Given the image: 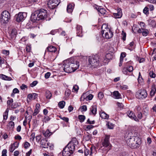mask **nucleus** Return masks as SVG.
I'll list each match as a JSON object with an SVG mask.
<instances>
[{
    "mask_svg": "<svg viewBox=\"0 0 156 156\" xmlns=\"http://www.w3.org/2000/svg\"><path fill=\"white\" fill-rule=\"evenodd\" d=\"M73 5L71 4H69L67 5V11L69 13H71L73 11Z\"/></svg>",
    "mask_w": 156,
    "mask_h": 156,
    "instance_id": "obj_29",
    "label": "nucleus"
},
{
    "mask_svg": "<svg viewBox=\"0 0 156 156\" xmlns=\"http://www.w3.org/2000/svg\"><path fill=\"white\" fill-rule=\"evenodd\" d=\"M9 126H10L12 128H13L14 126V123L12 121L10 122L9 123Z\"/></svg>",
    "mask_w": 156,
    "mask_h": 156,
    "instance_id": "obj_57",
    "label": "nucleus"
},
{
    "mask_svg": "<svg viewBox=\"0 0 156 156\" xmlns=\"http://www.w3.org/2000/svg\"><path fill=\"white\" fill-rule=\"evenodd\" d=\"M94 8L97 9L98 11L99 12V15L100 16H106V11L105 9L102 8L101 6L95 5L94 6Z\"/></svg>",
    "mask_w": 156,
    "mask_h": 156,
    "instance_id": "obj_10",
    "label": "nucleus"
},
{
    "mask_svg": "<svg viewBox=\"0 0 156 156\" xmlns=\"http://www.w3.org/2000/svg\"><path fill=\"white\" fill-rule=\"evenodd\" d=\"M142 117V114L141 112H139L137 115V117L138 119H141Z\"/></svg>",
    "mask_w": 156,
    "mask_h": 156,
    "instance_id": "obj_58",
    "label": "nucleus"
},
{
    "mask_svg": "<svg viewBox=\"0 0 156 156\" xmlns=\"http://www.w3.org/2000/svg\"><path fill=\"white\" fill-rule=\"evenodd\" d=\"M7 152V150L6 149H4L2 151V156H7L6 153Z\"/></svg>",
    "mask_w": 156,
    "mask_h": 156,
    "instance_id": "obj_52",
    "label": "nucleus"
},
{
    "mask_svg": "<svg viewBox=\"0 0 156 156\" xmlns=\"http://www.w3.org/2000/svg\"><path fill=\"white\" fill-rule=\"evenodd\" d=\"M19 143L17 142H15L11 144L9 147V151L10 152H12L19 146Z\"/></svg>",
    "mask_w": 156,
    "mask_h": 156,
    "instance_id": "obj_18",
    "label": "nucleus"
},
{
    "mask_svg": "<svg viewBox=\"0 0 156 156\" xmlns=\"http://www.w3.org/2000/svg\"><path fill=\"white\" fill-rule=\"evenodd\" d=\"M60 2V0H50L48 3V7L50 9H54L59 4Z\"/></svg>",
    "mask_w": 156,
    "mask_h": 156,
    "instance_id": "obj_6",
    "label": "nucleus"
},
{
    "mask_svg": "<svg viewBox=\"0 0 156 156\" xmlns=\"http://www.w3.org/2000/svg\"><path fill=\"white\" fill-rule=\"evenodd\" d=\"M133 67L131 66H129L128 67H124L122 69V72L124 74H127V71L131 72L133 70Z\"/></svg>",
    "mask_w": 156,
    "mask_h": 156,
    "instance_id": "obj_19",
    "label": "nucleus"
},
{
    "mask_svg": "<svg viewBox=\"0 0 156 156\" xmlns=\"http://www.w3.org/2000/svg\"><path fill=\"white\" fill-rule=\"evenodd\" d=\"M156 91V87L155 85L153 84L152 85L151 87V90L150 92V95L151 96H154Z\"/></svg>",
    "mask_w": 156,
    "mask_h": 156,
    "instance_id": "obj_25",
    "label": "nucleus"
},
{
    "mask_svg": "<svg viewBox=\"0 0 156 156\" xmlns=\"http://www.w3.org/2000/svg\"><path fill=\"white\" fill-rule=\"evenodd\" d=\"M126 56V53L125 52L122 53L120 55V60H121V59H122V60H123V58Z\"/></svg>",
    "mask_w": 156,
    "mask_h": 156,
    "instance_id": "obj_53",
    "label": "nucleus"
},
{
    "mask_svg": "<svg viewBox=\"0 0 156 156\" xmlns=\"http://www.w3.org/2000/svg\"><path fill=\"white\" fill-rule=\"evenodd\" d=\"M17 34V30L16 29H13L12 30L11 32L9 34L10 35L12 38L16 37Z\"/></svg>",
    "mask_w": 156,
    "mask_h": 156,
    "instance_id": "obj_23",
    "label": "nucleus"
},
{
    "mask_svg": "<svg viewBox=\"0 0 156 156\" xmlns=\"http://www.w3.org/2000/svg\"><path fill=\"white\" fill-rule=\"evenodd\" d=\"M113 35V33L111 31L107 32L106 34H105L104 37L106 39H109L111 38Z\"/></svg>",
    "mask_w": 156,
    "mask_h": 156,
    "instance_id": "obj_28",
    "label": "nucleus"
},
{
    "mask_svg": "<svg viewBox=\"0 0 156 156\" xmlns=\"http://www.w3.org/2000/svg\"><path fill=\"white\" fill-rule=\"evenodd\" d=\"M149 24L153 27H154L156 25V23L155 21L151 20H149Z\"/></svg>",
    "mask_w": 156,
    "mask_h": 156,
    "instance_id": "obj_33",
    "label": "nucleus"
},
{
    "mask_svg": "<svg viewBox=\"0 0 156 156\" xmlns=\"http://www.w3.org/2000/svg\"><path fill=\"white\" fill-rule=\"evenodd\" d=\"M131 119H133L136 122H139V119L137 118L135 116V114H134L133 117L131 118Z\"/></svg>",
    "mask_w": 156,
    "mask_h": 156,
    "instance_id": "obj_60",
    "label": "nucleus"
},
{
    "mask_svg": "<svg viewBox=\"0 0 156 156\" xmlns=\"http://www.w3.org/2000/svg\"><path fill=\"white\" fill-rule=\"evenodd\" d=\"M143 12L146 15H148L149 14V8L147 7H145L143 9Z\"/></svg>",
    "mask_w": 156,
    "mask_h": 156,
    "instance_id": "obj_43",
    "label": "nucleus"
},
{
    "mask_svg": "<svg viewBox=\"0 0 156 156\" xmlns=\"http://www.w3.org/2000/svg\"><path fill=\"white\" fill-rule=\"evenodd\" d=\"M70 62H71V66L73 70V72H74L78 68L80 65L79 62L76 61H74L72 58L70 59Z\"/></svg>",
    "mask_w": 156,
    "mask_h": 156,
    "instance_id": "obj_11",
    "label": "nucleus"
},
{
    "mask_svg": "<svg viewBox=\"0 0 156 156\" xmlns=\"http://www.w3.org/2000/svg\"><path fill=\"white\" fill-rule=\"evenodd\" d=\"M100 116L103 119H108L109 118V115L103 111H101L100 113Z\"/></svg>",
    "mask_w": 156,
    "mask_h": 156,
    "instance_id": "obj_22",
    "label": "nucleus"
},
{
    "mask_svg": "<svg viewBox=\"0 0 156 156\" xmlns=\"http://www.w3.org/2000/svg\"><path fill=\"white\" fill-rule=\"evenodd\" d=\"M104 97V94L102 92H99L98 94V97L100 99H102Z\"/></svg>",
    "mask_w": 156,
    "mask_h": 156,
    "instance_id": "obj_44",
    "label": "nucleus"
},
{
    "mask_svg": "<svg viewBox=\"0 0 156 156\" xmlns=\"http://www.w3.org/2000/svg\"><path fill=\"white\" fill-rule=\"evenodd\" d=\"M77 34L79 36H82V27L80 25H77L76 27Z\"/></svg>",
    "mask_w": 156,
    "mask_h": 156,
    "instance_id": "obj_21",
    "label": "nucleus"
},
{
    "mask_svg": "<svg viewBox=\"0 0 156 156\" xmlns=\"http://www.w3.org/2000/svg\"><path fill=\"white\" fill-rule=\"evenodd\" d=\"M37 83V81H34L30 84V86L31 87H33L36 86Z\"/></svg>",
    "mask_w": 156,
    "mask_h": 156,
    "instance_id": "obj_49",
    "label": "nucleus"
},
{
    "mask_svg": "<svg viewBox=\"0 0 156 156\" xmlns=\"http://www.w3.org/2000/svg\"><path fill=\"white\" fill-rule=\"evenodd\" d=\"M5 60L4 58H1L0 56V65H1L2 64H3L4 63Z\"/></svg>",
    "mask_w": 156,
    "mask_h": 156,
    "instance_id": "obj_63",
    "label": "nucleus"
},
{
    "mask_svg": "<svg viewBox=\"0 0 156 156\" xmlns=\"http://www.w3.org/2000/svg\"><path fill=\"white\" fill-rule=\"evenodd\" d=\"M19 92V90L16 88H14L12 91V93L11 94V96L12 97L14 96V94L18 93Z\"/></svg>",
    "mask_w": 156,
    "mask_h": 156,
    "instance_id": "obj_41",
    "label": "nucleus"
},
{
    "mask_svg": "<svg viewBox=\"0 0 156 156\" xmlns=\"http://www.w3.org/2000/svg\"><path fill=\"white\" fill-rule=\"evenodd\" d=\"M39 109H35L34 112L33 113V115L34 116L36 115L39 112Z\"/></svg>",
    "mask_w": 156,
    "mask_h": 156,
    "instance_id": "obj_51",
    "label": "nucleus"
},
{
    "mask_svg": "<svg viewBox=\"0 0 156 156\" xmlns=\"http://www.w3.org/2000/svg\"><path fill=\"white\" fill-rule=\"evenodd\" d=\"M52 134V133L50 132L48 129H47L44 133L45 137H48L50 136Z\"/></svg>",
    "mask_w": 156,
    "mask_h": 156,
    "instance_id": "obj_36",
    "label": "nucleus"
},
{
    "mask_svg": "<svg viewBox=\"0 0 156 156\" xmlns=\"http://www.w3.org/2000/svg\"><path fill=\"white\" fill-rule=\"evenodd\" d=\"M45 96L47 99H50L52 96V94L49 91L47 90L46 91Z\"/></svg>",
    "mask_w": 156,
    "mask_h": 156,
    "instance_id": "obj_31",
    "label": "nucleus"
},
{
    "mask_svg": "<svg viewBox=\"0 0 156 156\" xmlns=\"http://www.w3.org/2000/svg\"><path fill=\"white\" fill-rule=\"evenodd\" d=\"M47 48L48 51L52 52H55L57 50L55 47L53 46H48Z\"/></svg>",
    "mask_w": 156,
    "mask_h": 156,
    "instance_id": "obj_24",
    "label": "nucleus"
},
{
    "mask_svg": "<svg viewBox=\"0 0 156 156\" xmlns=\"http://www.w3.org/2000/svg\"><path fill=\"white\" fill-rule=\"evenodd\" d=\"M108 127L109 129H112L114 127V125L110 122H108L107 124Z\"/></svg>",
    "mask_w": 156,
    "mask_h": 156,
    "instance_id": "obj_42",
    "label": "nucleus"
},
{
    "mask_svg": "<svg viewBox=\"0 0 156 156\" xmlns=\"http://www.w3.org/2000/svg\"><path fill=\"white\" fill-rule=\"evenodd\" d=\"M122 37V39L123 41H125L126 40V33L124 30H122L121 33Z\"/></svg>",
    "mask_w": 156,
    "mask_h": 156,
    "instance_id": "obj_38",
    "label": "nucleus"
},
{
    "mask_svg": "<svg viewBox=\"0 0 156 156\" xmlns=\"http://www.w3.org/2000/svg\"><path fill=\"white\" fill-rule=\"evenodd\" d=\"M92 152L91 151V148H90V150L87 149H85L84 150V154L85 155L87 156L88 154L91 155L92 154Z\"/></svg>",
    "mask_w": 156,
    "mask_h": 156,
    "instance_id": "obj_32",
    "label": "nucleus"
},
{
    "mask_svg": "<svg viewBox=\"0 0 156 156\" xmlns=\"http://www.w3.org/2000/svg\"><path fill=\"white\" fill-rule=\"evenodd\" d=\"M38 15L37 12H36L32 13L31 16V21L33 22H35L37 21H39L40 20L39 19Z\"/></svg>",
    "mask_w": 156,
    "mask_h": 156,
    "instance_id": "obj_15",
    "label": "nucleus"
},
{
    "mask_svg": "<svg viewBox=\"0 0 156 156\" xmlns=\"http://www.w3.org/2000/svg\"><path fill=\"white\" fill-rule=\"evenodd\" d=\"M147 91L145 90H140L136 92V98L141 99L146 98L147 97Z\"/></svg>",
    "mask_w": 156,
    "mask_h": 156,
    "instance_id": "obj_7",
    "label": "nucleus"
},
{
    "mask_svg": "<svg viewBox=\"0 0 156 156\" xmlns=\"http://www.w3.org/2000/svg\"><path fill=\"white\" fill-rule=\"evenodd\" d=\"M51 75V73L49 72H47L44 75L45 78L46 79H48Z\"/></svg>",
    "mask_w": 156,
    "mask_h": 156,
    "instance_id": "obj_55",
    "label": "nucleus"
},
{
    "mask_svg": "<svg viewBox=\"0 0 156 156\" xmlns=\"http://www.w3.org/2000/svg\"><path fill=\"white\" fill-rule=\"evenodd\" d=\"M8 112L9 110L8 108H7L3 115L4 119L5 120L7 119L8 118Z\"/></svg>",
    "mask_w": 156,
    "mask_h": 156,
    "instance_id": "obj_37",
    "label": "nucleus"
},
{
    "mask_svg": "<svg viewBox=\"0 0 156 156\" xmlns=\"http://www.w3.org/2000/svg\"><path fill=\"white\" fill-rule=\"evenodd\" d=\"M71 62L70 59L64 61L63 62L62 66L61 69L66 73L73 72V70L71 66V64H72Z\"/></svg>",
    "mask_w": 156,
    "mask_h": 156,
    "instance_id": "obj_3",
    "label": "nucleus"
},
{
    "mask_svg": "<svg viewBox=\"0 0 156 156\" xmlns=\"http://www.w3.org/2000/svg\"><path fill=\"white\" fill-rule=\"evenodd\" d=\"M109 137L108 136H106L105 138L102 143V145L103 147H108V149H107L108 151L111 149L109 142Z\"/></svg>",
    "mask_w": 156,
    "mask_h": 156,
    "instance_id": "obj_12",
    "label": "nucleus"
},
{
    "mask_svg": "<svg viewBox=\"0 0 156 156\" xmlns=\"http://www.w3.org/2000/svg\"><path fill=\"white\" fill-rule=\"evenodd\" d=\"M27 13L25 12H20L15 16L16 20L20 22L23 20L27 16Z\"/></svg>",
    "mask_w": 156,
    "mask_h": 156,
    "instance_id": "obj_9",
    "label": "nucleus"
},
{
    "mask_svg": "<svg viewBox=\"0 0 156 156\" xmlns=\"http://www.w3.org/2000/svg\"><path fill=\"white\" fill-rule=\"evenodd\" d=\"M85 117L84 115H79L78 116V118L80 121L81 122H83L85 119Z\"/></svg>",
    "mask_w": 156,
    "mask_h": 156,
    "instance_id": "obj_35",
    "label": "nucleus"
},
{
    "mask_svg": "<svg viewBox=\"0 0 156 156\" xmlns=\"http://www.w3.org/2000/svg\"><path fill=\"white\" fill-rule=\"evenodd\" d=\"M71 94V91L69 89H66L65 91V95L66 98H68Z\"/></svg>",
    "mask_w": 156,
    "mask_h": 156,
    "instance_id": "obj_30",
    "label": "nucleus"
},
{
    "mask_svg": "<svg viewBox=\"0 0 156 156\" xmlns=\"http://www.w3.org/2000/svg\"><path fill=\"white\" fill-rule=\"evenodd\" d=\"M148 6L149 7L150 10V11H152L154 10V6L153 5H148Z\"/></svg>",
    "mask_w": 156,
    "mask_h": 156,
    "instance_id": "obj_64",
    "label": "nucleus"
},
{
    "mask_svg": "<svg viewBox=\"0 0 156 156\" xmlns=\"http://www.w3.org/2000/svg\"><path fill=\"white\" fill-rule=\"evenodd\" d=\"M13 102V100L11 98L7 101V104L8 105H10Z\"/></svg>",
    "mask_w": 156,
    "mask_h": 156,
    "instance_id": "obj_54",
    "label": "nucleus"
},
{
    "mask_svg": "<svg viewBox=\"0 0 156 156\" xmlns=\"http://www.w3.org/2000/svg\"><path fill=\"white\" fill-rule=\"evenodd\" d=\"M41 146L44 148H47L49 146L50 144L48 142L47 140L45 139L41 140L40 142Z\"/></svg>",
    "mask_w": 156,
    "mask_h": 156,
    "instance_id": "obj_17",
    "label": "nucleus"
},
{
    "mask_svg": "<svg viewBox=\"0 0 156 156\" xmlns=\"http://www.w3.org/2000/svg\"><path fill=\"white\" fill-rule=\"evenodd\" d=\"M10 18V14L8 11L5 10L2 12L0 17V20L2 23H7Z\"/></svg>",
    "mask_w": 156,
    "mask_h": 156,
    "instance_id": "obj_5",
    "label": "nucleus"
},
{
    "mask_svg": "<svg viewBox=\"0 0 156 156\" xmlns=\"http://www.w3.org/2000/svg\"><path fill=\"white\" fill-rule=\"evenodd\" d=\"M59 118L62 120L66 122H68L69 121V119L67 117H61V116L59 117Z\"/></svg>",
    "mask_w": 156,
    "mask_h": 156,
    "instance_id": "obj_46",
    "label": "nucleus"
},
{
    "mask_svg": "<svg viewBox=\"0 0 156 156\" xmlns=\"http://www.w3.org/2000/svg\"><path fill=\"white\" fill-rule=\"evenodd\" d=\"M0 78L2 80H10L12 79L11 77H9L2 74H0Z\"/></svg>",
    "mask_w": 156,
    "mask_h": 156,
    "instance_id": "obj_26",
    "label": "nucleus"
},
{
    "mask_svg": "<svg viewBox=\"0 0 156 156\" xmlns=\"http://www.w3.org/2000/svg\"><path fill=\"white\" fill-rule=\"evenodd\" d=\"M91 112L93 115H95L97 112V106L94 105L92 106L90 108Z\"/></svg>",
    "mask_w": 156,
    "mask_h": 156,
    "instance_id": "obj_27",
    "label": "nucleus"
},
{
    "mask_svg": "<svg viewBox=\"0 0 156 156\" xmlns=\"http://www.w3.org/2000/svg\"><path fill=\"white\" fill-rule=\"evenodd\" d=\"M81 108L82 110V112L86 111L87 110V107L85 105H83L81 107Z\"/></svg>",
    "mask_w": 156,
    "mask_h": 156,
    "instance_id": "obj_61",
    "label": "nucleus"
},
{
    "mask_svg": "<svg viewBox=\"0 0 156 156\" xmlns=\"http://www.w3.org/2000/svg\"><path fill=\"white\" fill-rule=\"evenodd\" d=\"M65 105V102L64 101H62L59 102L58 104V107L60 108H63Z\"/></svg>",
    "mask_w": 156,
    "mask_h": 156,
    "instance_id": "obj_34",
    "label": "nucleus"
},
{
    "mask_svg": "<svg viewBox=\"0 0 156 156\" xmlns=\"http://www.w3.org/2000/svg\"><path fill=\"white\" fill-rule=\"evenodd\" d=\"M135 138H138L137 137H135L134 138L133 137V138H130L129 140V142L128 141L127 144L131 148H136L138 147V145L139 144V142L137 143L136 141H135Z\"/></svg>",
    "mask_w": 156,
    "mask_h": 156,
    "instance_id": "obj_8",
    "label": "nucleus"
},
{
    "mask_svg": "<svg viewBox=\"0 0 156 156\" xmlns=\"http://www.w3.org/2000/svg\"><path fill=\"white\" fill-rule=\"evenodd\" d=\"M37 94L35 93L32 94H29L27 95V102H29L32 99L34 100L37 98Z\"/></svg>",
    "mask_w": 156,
    "mask_h": 156,
    "instance_id": "obj_16",
    "label": "nucleus"
},
{
    "mask_svg": "<svg viewBox=\"0 0 156 156\" xmlns=\"http://www.w3.org/2000/svg\"><path fill=\"white\" fill-rule=\"evenodd\" d=\"M88 60L89 65L94 68L98 66L99 63L101 62V59L99 58V57L98 56L90 57Z\"/></svg>",
    "mask_w": 156,
    "mask_h": 156,
    "instance_id": "obj_2",
    "label": "nucleus"
},
{
    "mask_svg": "<svg viewBox=\"0 0 156 156\" xmlns=\"http://www.w3.org/2000/svg\"><path fill=\"white\" fill-rule=\"evenodd\" d=\"M79 90V87L76 85H74L73 88V92H77Z\"/></svg>",
    "mask_w": 156,
    "mask_h": 156,
    "instance_id": "obj_39",
    "label": "nucleus"
},
{
    "mask_svg": "<svg viewBox=\"0 0 156 156\" xmlns=\"http://www.w3.org/2000/svg\"><path fill=\"white\" fill-rule=\"evenodd\" d=\"M20 88L21 89L23 90H24L25 88H27V87L26 85H25L24 84H23L20 87Z\"/></svg>",
    "mask_w": 156,
    "mask_h": 156,
    "instance_id": "obj_56",
    "label": "nucleus"
},
{
    "mask_svg": "<svg viewBox=\"0 0 156 156\" xmlns=\"http://www.w3.org/2000/svg\"><path fill=\"white\" fill-rule=\"evenodd\" d=\"M30 139L32 140L33 141H34L35 137V134L34 133H32L30 135Z\"/></svg>",
    "mask_w": 156,
    "mask_h": 156,
    "instance_id": "obj_59",
    "label": "nucleus"
},
{
    "mask_svg": "<svg viewBox=\"0 0 156 156\" xmlns=\"http://www.w3.org/2000/svg\"><path fill=\"white\" fill-rule=\"evenodd\" d=\"M127 114L128 116L130 118H131L132 117H133L134 114L133 113V112L131 111H128L127 112Z\"/></svg>",
    "mask_w": 156,
    "mask_h": 156,
    "instance_id": "obj_40",
    "label": "nucleus"
},
{
    "mask_svg": "<svg viewBox=\"0 0 156 156\" xmlns=\"http://www.w3.org/2000/svg\"><path fill=\"white\" fill-rule=\"evenodd\" d=\"M50 120V118H49L48 116H45L43 120V122H45V123L47 122L48 121Z\"/></svg>",
    "mask_w": 156,
    "mask_h": 156,
    "instance_id": "obj_47",
    "label": "nucleus"
},
{
    "mask_svg": "<svg viewBox=\"0 0 156 156\" xmlns=\"http://www.w3.org/2000/svg\"><path fill=\"white\" fill-rule=\"evenodd\" d=\"M30 144L28 142H25L23 146L24 148H27L30 146Z\"/></svg>",
    "mask_w": 156,
    "mask_h": 156,
    "instance_id": "obj_50",
    "label": "nucleus"
},
{
    "mask_svg": "<svg viewBox=\"0 0 156 156\" xmlns=\"http://www.w3.org/2000/svg\"><path fill=\"white\" fill-rule=\"evenodd\" d=\"M150 76L152 78H154L155 77V74L153 71H150L149 73Z\"/></svg>",
    "mask_w": 156,
    "mask_h": 156,
    "instance_id": "obj_48",
    "label": "nucleus"
},
{
    "mask_svg": "<svg viewBox=\"0 0 156 156\" xmlns=\"http://www.w3.org/2000/svg\"><path fill=\"white\" fill-rule=\"evenodd\" d=\"M78 142L75 138L72 139L71 140L64 148L62 151L63 156H73L75 147L78 144Z\"/></svg>",
    "mask_w": 156,
    "mask_h": 156,
    "instance_id": "obj_1",
    "label": "nucleus"
},
{
    "mask_svg": "<svg viewBox=\"0 0 156 156\" xmlns=\"http://www.w3.org/2000/svg\"><path fill=\"white\" fill-rule=\"evenodd\" d=\"M93 95L91 94H90L86 98V99L87 101L88 100H91L93 98Z\"/></svg>",
    "mask_w": 156,
    "mask_h": 156,
    "instance_id": "obj_45",
    "label": "nucleus"
},
{
    "mask_svg": "<svg viewBox=\"0 0 156 156\" xmlns=\"http://www.w3.org/2000/svg\"><path fill=\"white\" fill-rule=\"evenodd\" d=\"M101 34L104 37V34H106L107 32H109L111 31L110 30L108 26L106 24H103L101 27Z\"/></svg>",
    "mask_w": 156,
    "mask_h": 156,
    "instance_id": "obj_14",
    "label": "nucleus"
},
{
    "mask_svg": "<svg viewBox=\"0 0 156 156\" xmlns=\"http://www.w3.org/2000/svg\"><path fill=\"white\" fill-rule=\"evenodd\" d=\"M87 122L90 124H94L95 123V121L94 120H93L92 121H90L89 119H88L87 120Z\"/></svg>",
    "mask_w": 156,
    "mask_h": 156,
    "instance_id": "obj_62",
    "label": "nucleus"
},
{
    "mask_svg": "<svg viewBox=\"0 0 156 156\" xmlns=\"http://www.w3.org/2000/svg\"><path fill=\"white\" fill-rule=\"evenodd\" d=\"M112 97L115 99H119L122 98V96L118 91H115L113 92Z\"/></svg>",
    "mask_w": 156,
    "mask_h": 156,
    "instance_id": "obj_20",
    "label": "nucleus"
},
{
    "mask_svg": "<svg viewBox=\"0 0 156 156\" xmlns=\"http://www.w3.org/2000/svg\"><path fill=\"white\" fill-rule=\"evenodd\" d=\"M37 12L38 15V18L40 20H49L50 19V18L48 17V14L46 10L41 9Z\"/></svg>",
    "mask_w": 156,
    "mask_h": 156,
    "instance_id": "obj_4",
    "label": "nucleus"
},
{
    "mask_svg": "<svg viewBox=\"0 0 156 156\" xmlns=\"http://www.w3.org/2000/svg\"><path fill=\"white\" fill-rule=\"evenodd\" d=\"M117 12L113 13L114 17L116 19L120 18L122 15L121 9L120 8H118L117 9Z\"/></svg>",
    "mask_w": 156,
    "mask_h": 156,
    "instance_id": "obj_13",
    "label": "nucleus"
}]
</instances>
